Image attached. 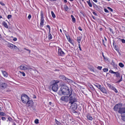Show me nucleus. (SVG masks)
Masks as SVG:
<instances>
[{"label":"nucleus","instance_id":"7ed1b4c3","mask_svg":"<svg viewBox=\"0 0 125 125\" xmlns=\"http://www.w3.org/2000/svg\"><path fill=\"white\" fill-rule=\"evenodd\" d=\"M69 103H70L71 104H72L77 101V100L74 95L72 94H69Z\"/></svg>","mask_w":125,"mask_h":125},{"label":"nucleus","instance_id":"8fccbe9b","mask_svg":"<svg viewBox=\"0 0 125 125\" xmlns=\"http://www.w3.org/2000/svg\"><path fill=\"white\" fill-rule=\"evenodd\" d=\"M78 29L79 30L81 31H82V30L80 27H79L78 28Z\"/></svg>","mask_w":125,"mask_h":125},{"label":"nucleus","instance_id":"f704fd0d","mask_svg":"<svg viewBox=\"0 0 125 125\" xmlns=\"http://www.w3.org/2000/svg\"><path fill=\"white\" fill-rule=\"evenodd\" d=\"M34 122L36 124H37L39 123V120L38 119H35Z\"/></svg>","mask_w":125,"mask_h":125},{"label":"nucleus","instance_id":"39448f33","mask_svg":"<svg viewBox=\"0 0 125 125\" xmlns=\"http://www.w3.org/2000/svg\"><path fill=\"white\" fill-rule=\"evenodd\" d=\"M5 44L7 47L10 48L11 49H13V50L19 49L17 46L7 42H6Z\"/></svg>","mask_w":125,"mask_h":125},{"label":"nucleus","instance_id":"9b49d317","mask_svg":"<svg viewBox=\"0 0 125 125\" xmlns=\"http://www.w3.org/2000/svg\"><path fill=\"white\" fill-rule=\"evenodd\" d=\"M44 22V19L43 15H41V19L40 20V27H42L43 25V24Z\"/></svg>","mask_w":125,"mask_h":125},{"label":"nucleus","instance_id":"4468645a","mask_svg":"<svg viewBox=\"0 0 125 125\" xmlns=\"http://www.w3.org/2000/svg\"><path fill=\"white\" fill-rule=\"evenodd\" d=\"M104 94H107V90L104 87H102L99 89Z\"/></svg>","mask_w":125,"mask_h":125},{"label":"nucleus","instance_id":"58836bf2","mask_svg":"<svg viewBox=\"0 0 125 125\" xmlns=\"http://www.w3.org/2000/svg\"><path fill=\"white\" fill-rule=\"evenodd\" d=\"M0 3L1 4V5L2 6H5V4L2 1H0Z\"/></svg>","mask_w":125,"mask_h":125},{"label":"nucleus","instance_id":"603ef678","mask_svg":"<svg viewBox=\"0 0 125 125\" xmlns=\"http://www.w3.org/2000/svg\"><path fill=\"white\" fill-rule=\"evenodd\" d=\"M114 48L116 51H117L118 50V49L117 48L116 46L114 47Z\"/></svg>","mask_w":125,"mask_h":125},{"label":"nucleus","instance_id":"412c9836","mask_svg":"<svg viewBox=\"0 0 125 125\" xmlns=\"http://www.w3.org/2000/svg\"><path fill=\"white\" fill-rule=\"evenodd\" d=\"M59 77L60 79H62L63 80H65L66 78L64 75H61L59 76Z\"/></svg>","mask_w":125,"mask_h":125},{"label":"nucleus","instance_id":"6e6552de","mask_svg":"<svg viewBox=\"0 0 125 125\" xmlns=\"http://www.w3.org/2000/svg\"><path fill=\"white\" fill-rule=\"evenodd\" d=\"M122 106V104H116L115 106L114 109L115 111H117L118 110H119L121 108Z\"/></svg>","mask_w":125,"mask_h":125},{"label":"nucleus","instance_id":"b1692460","mask_svg":"<svg viewBox=\"0 0 125 125\" xmlns=\"http://www.w3.org/2000/svg\"><path fill=\"white\" fill-rule=\"evenodd\" d=\"M48 39L49 40H50L52 38V36L51 33H48Z\"/></svg>","mask_w":125,"mask_h":125},{"label":"nucleus","instance_id":"052dcab7","mask_svg":"<svg viewBox=\"0 0 125 125\" xmlns=\"http://www.w3.org/2000/svg\"><path fill=\"white\" fill-rule=\"evenodd\" d=\"M64 0V2L65 3H66L67 2V1L66 0Z\"/></svg>","mask_w":125,"mask_h":125},{"label":"nucleus","instance_id":"a19ab883","mask_svg":"<svg viewBox=\"0 0 125 125\" xmlns=\"http://www.w3.org/2000/svg\"><path fill=\"white\" fill-rule=\"evenodd\" d=\"M1 119L3 121H5L6 119V118L4 117H2Z\"/></svg>","mask_w":125,"mask_h":125},{"label":"nucleus","instance_id":"cd10ccee","mask_svg":"<svg viewBox=\"0 0 125 125\" xmlns=\"http://www.w3.org/2000/svg\"><path fill=\"white\" fill-rule=\"evenodd\" d=\"M6 115L5 113L2 112H0V115L2 116H4Z\"/></svg>","mask_w":125,"mask_h":125},{"label":"nucleus","instance_id":"72a5a7b5","mask_svg":"<svg viewBox=\"0 0 125 125\" xmlns=\"http://www.w3.org/2000/svg\"><path fill=\"white\" fill-rule=\"evenodd\" d=\"M103 71L104 72H107L108 71V69L107 68H104L103 69Z\"/></svg>","mask_w":125,"mask_h":125},{"label":"nucleus","instance_id":"a18cd8bd","mask_svg":"<svg viewBox=\"0 0 125 125\" xmlns=\"http://www.w3.org/2000/svg\"><path fill=\"white\" fill-rule=\"evenodd\" d=\"M11 16H12L11 15H9L7 16V18L8 19H9L11 17Z\"/></svg>","mask_w":125,"mask_h":125},{"label":"nucleus","instance_id":"864d4df0","mask_svg":"<svg viewBox=\"0 0 125 125\" xmlns=\"http://www.w3.org/2000/svg\"><path fill=\"white\" fill-rule=\"evenodd\" d=\"M46 27L48 28L49 29H50V27L49 25H48L46 26Z\"/></svg>","mask_w":125,"mask_h":125},{"label":"nucleus","instance_id":"bb28decb","mask_svg":"<svg viewBox=\"0 0 125 125\" xmlns=\"http://www.w3.org/2000/svg\"><path fill=\"white\" fill-rule=\"evenodd\" d=\"M119 66L121 68L123 67L124 66V65L122 62H120L119 63Z\"/></svg>","mask_w":125,"mask_h":125},{"label":"nucleus","instance_id":"423d86ee","mask_svg":"<svg viewBox=\"0 0 125 125\" xmlns=\"http://www.w3.org/2000/svg\"><path fill=\"white\" fill-rule=\"evenodd\" d=\"M19 68L22 70H27L32 69L31 67L25 65H22L19 66Z\"/></svg>","mask_w":125,"mask_h":125},{"label":"nucleus","instance_id":"0e129e2a","mask_svg":"<svg viewBox=\"0 0 125 125\" xmlns=\"http://www.w3.org/2000/svg\"><path fill=\"white\" fill-rule=\"evenodd\" d=\"M60 31L61 32V33H62V30L61 29H60Z\"/></svg>","mask_w":125,"mask_h":125},{"label":"nucleus","instance_id":"ea45409f","mask_svg":"<svg viewBox=\"0 0 125 125\" xmlns=\"http://www.w3.org/2000/svg\"><path fill=\"white\" fill-rule=\"evenodd\" d=\"M104 11L105 12L107 13H109V12L106 9L104 8Z\"/></svg>","mask_w":125,"mask_h":125},{"label":"nucleus","instance_id":"2eb2a0df","mask_svg":"<svg viewBox=\"0 0 125 125\" xmlns=\"http://www.w3.org/2000/svg\"><path fill=\"white\" fill-rule=\"evenodd\" d=\"M1 72L4 77H6L8 76V74L6 71H1Z\"/></svg>","mask_w":125,"mask_h":125},{"label":"nucleus","instance_id":"6e6d98bb","mask_svg":"<svg viewBox=\"0 0 125 125\" xmlns=\"http://www.w3.org/2000/svg\"><path fill=\"white\" fill-rule=\"evenodd\" d=\"M10 89H8L7 90V92H10Z\"/></svg>","mask_w":125,"mask_h":125},{"label":"nucleus","instance_id":"c756f323","mask_svg":"<svg viewBox=\"0 0 125 125\" xmlns=\"http://www.w3.org/2000/svg\"><path fill=\"white\" fill-rule=\"evenodd\" d=\"M87 3L88 5H89V6L90 7H92V4L91 3V2H90V1H87Z\"/></svg>","mask_w":125,"mask_h":125},{"label":"nucleus","instance_id":"e433bc0d","mask_svg":"<svg viewBox=\"0 0 125 125\" xmlns=\"http://www.w3.org/2000/svg\"><path fill=\"white\" fill-rule=\"evenodd\" d=\"M19 72L21 73V74H22V75L23 76H25V73L24 72H21V71H19Z\"/></svg>","mask_w":125,"mask_h":125},{"label":"nucleus","instance_id":"49530a36","mask_svg":"<svg viewBox=\"0 0 125 125\" xmlns=\"http://www.w3.org/2000/svg\"><path fill=\"white\" fill-rule=\"evenodd\" d=\"M78 45L79 46V49L81 51L82 50L81 47L80 46V44H78Z\"/></svg>","mask_w":125,"mask_h":125},{"label":"nucleus","instance_id":"0eeeda50","mask_svg":"<svg viewBox=\"0 0 125 125\" xmlns=\"http://www.w3.org/2000/svg\"><path fill=\"white\" fill-rule=\"evenodd\" d=\"M8 86V85L6 83L4 82H1L0 83V88L2 90H4Z\"/></svg>","mask_w":125,"mask_h":125},{"label":"nucleus","instance_id":"ddd939ff","mask_svg":"<svg viewBox=\"0 0 125 125\" xmlns=\"http://www.w3.org/2000/svg\"><path fill=\"white\" fill-rule=\"evenodd\" d=\"M119 113L121 114V115L122 114L124 115L125 114V108H121L118 111Z\"/></svg>","mask_w":125,"mask_h":125},{"label":"nucleus","instance_id":"9d476101","mask_svg":"<svg viewBox=\"0 0 125 125\" xmlns=\"http://www.w3.org/2000/svg\"><path fill=\"white\" fill-rule=\"evenodd\" d=\"M58 54L59 55L62 56H64L65 54L62 50L59 48L58 49Z\"/></svg>","mask_w":125,"mask_h":125},{"label":"nucleus","instance_id":"4be33fe9","mask_svg":"<svg viewBox=\"0 0 125 125\" xmlns=\"http://www.w3.org/2000/svg\"><path fill=\"white\" fill-rule=\"evenodd\" d=\"M71 17L72 19V21L73 23H75L76 21V19L73 15H71Z\"/></svg>","mask_w":125,"mask_h":125},{"label":"nucleus","instance_id":"de8ad7c7","mask_svg":"<svg viewBox=\"0 0 125 125\" xmlns=\"http://www.w3.org/2000/svg\"><path fill=\"white\" fill-rule=\"evenodd\" d=\"M122 42L123 43H125V40L124 39H121Z\"/></svg>","mask_w":125,"mask_h":125},{"label":"nucleus","instance_id":"c85d7f7f","mask_svg":"<svg viewBox=\"0 0 125 125\" xmlns=\"http://www.w3.org/2000/svg\"><path fill=\"white\" fill-rule=\"evenodd\" d=\"M51 13L52 17L54 18L55 17V16L53 12V11H51Z\"/></svg>","mask_w":125,"mask_h":125},{"label":"nucleus","instance_id":"79ce46f5","mask_svg":"<svg viewBox=\"0 0 125 125\" xmlns=\"http://www.w3.org/2000/svg\"><path fill=\"white\" fill-rule=\"evenodd\" d=\"M107 8L109 10H110L111 11H113V9L111 8H110V7H107Z\"/></svg>","mask_w":125,"mask_h":125},{"label":"nucleus","instance_id":"7c9ffc66","mask_svg":"<svg viewBox=\"0 0 125 125\" xmlns=\"http://www.w3.org/2000/svg\"><path fill=\"white\" fill-rule=\"evenodd\" d=\"M112 90L114 91L116 93H117L118 92L117 90L114 87L112 89Z\"/></svg>","mask_w":125,"mask_h":125},{"label":"nucleus","instance_id":"e2e57ef3","mask_svg":"<svg viewBox=\"0 0 125 125\" xmlns=\"http://www.w3.org/2000/svg\"><path fill=\"white\" fill-rule=\"evenodd\" d=\"M55 122L56 123H57V122L58 123H59V122H58L56 119L55 120Z\"/></svg>","mask_w":125,"mask_h":125},{"label":"nucleus","instance_id":"680f3d73","mask_svg":"<svg viewBox=\"0 0 125 125\" xmlns=\"http://www.w3.org/2000/svg\"><path fill=\"white\" fill-rule=\"evenodd\" d=\"M26 49V50H27L29 51V52H30V51L28 49Z\"/></svg>","mask_w":125,"mask_h":125},{"label":"nucleus","instance_id":"3c124183","mask_svg":"<svg viewBox=\"0 0 125 125\" xmlns=\"http://www.w3.org/2000/svg\"><path fill=\"white\" fill-rule=\"evenodd\" d=\"M13 40L14 41H15L17 40V38H15L13 39Z\"/></svg>","mask_w":125,"mask_h":125},{"label":"nucleus","instance_id":"5701e85b","mask_svg":"<svg viewBox=\"0 0 125 125\" xmlns=\"http://www.w3.org/2000/svg\"><path fill=\"white\" fill-rule=\"evenodd\" d=\"M3 25L6 28H8V27L7 25V23L6 22H3Z\"/></svg>","mask_w":125,"mask_h":125},{"label":"nucleus","instance_id":"09e8293b","mask_svg":"<svg viewBox=\"0 0 125 125\" xmlns=\"http://www.w3.org/2000/svg\"><path fill=\"white\" fill-rule=\"evenodd\" d=\"M31 17V15L30 14H29L28 16V18L29 19V20H30Z\"/></svg>","mask_w":125,"mask_h":125},{"label":"nucleus","instance_id":"f03ea898","mask_svg":"<svg viewBox=\"0 0 125 125\" xmlns=\"http://www.w3.org/2000/svg\"><path fill=\"white\" fill-rule=\"evenodd\" d=\"M59 81L57 80H54L52 81V89L54 92H56L58 89V85L57 83H59Z\"/></svg>","mask_w":125,"mask_h":125},{"label":"nucleus","instance_id":"338daca9","mask_svg":"<svg viewBox=\"0 0 125 125\" xmlns=\"http://www.w3.org/2000/svg\"><path fill=\"white\" fill-rule=\"evenodd\" d=\"M52 104L51 102H50L49 103V104L50 105H51V104Z\"/></svg>","mask_w":125,"mask_h":125},{"label":"nucleus","instance_id":"f8f14e48","mask_svg":"<svg viewBox=\"0 0 125 125\" xmlns=\"http://www.w3.org/2000/svg\"><path fill=\"white\" fill-rule=\"evenodd\" d=\"M116 73H115L116 75V77H121L120 79L118 81L117 83H119L120 82L122 81V76L121 75V76H120V74L118 72H116Z\"/></svg>","mask_w":125,"mask_h":125},{"label":"nucleus","instance_id":"dca6fc26","mask_svg":"<svg viewBox=\"0 0 125 125\" xmlns=\"http://www.w3.org/2000/svg\"><path fill=\"white\" fill-rule=\"evenodd\" d=\"M86 117L89 120L92 121L93 119V118L92 116L89 114L87 115Z\"/></svg>","mask_w":125,"mask_h":125},{"label":"nucleus","instance_id":"bf43d9fd","mask_svg":"<svg viewBox=\"0 0 125 125\" xmlns=\"http://www.w3.org/2000/svg\"><path fill=\"white\" fill-rule=\"evenodd\" d=\"M49 29V32H48V33H50L51 28L50 29Z\"/></svg>","mask_w":125,"mask_h":125},{"label":"nucleus","instance_id":"2f4dec72","mask_svg":"<svg viewBox=\"0 0 125 125\" xmlns=\"http://www.w3.org/2000/svg\"><path fill=\"white\" fill-rule=\"evenodd\" d=\"M109 72L111 73L115 74L116 73V72H114L112 70L109 71Z\"/></svg>","mask_w":125,"mask_h":125},{"label":"nucleus","instance_id":"37998d69","mask_svg":"<svg viewBox=\"0 0 125 125\" xmlns=\"http://www.w3.org/2000/svg\"><path fill=\"white\" fill-rule=\"evenodd\" d=\"M8 121H11L12 120V119L10 117H8Z\"/></svg>","mask_w":125,"mask_h":125},{"label":"nucleus","instance_id":"13d9d810","mask_svg":"<svg viewBox=\"0 0 125 125\" xmlns=\"http://www.w3.org/2000/svg\"><path fill=\"white\" fill-rule=\"evenodd\" d=\"M93 0L95 2H97V0Z\"/></svg>","mask_w":125,"mask_h":125},{"label":"nucleus","instance_id":"f257e3e1","mask_svg":"<svg viewBox=\"0 0 125 125\" xmlns=\"http://www.w3.org/2000/svg\"><path fill=\"white\" fill-rule=\"evenodd\" d=\"M72 91L70 90L68 87L66 85L62 86L59 91L60 94L64 95H68L70 94H72Z\"/></svg>","mask_w":125,"mask_h":125},{"label":"nucleus","instance_id":"1a4fd4ad","mask_svg":"<svg viewBox=\"0 0 125 125\" xmlns=\"http://www.w3.org/2000/svg\"><path fill=\"white\" fill-rule=\"evenodd\" d=\"M69 96H62L61 98V100L65 102H68L69 100Z\"/></svg>","mask_w":125,"mask_h":125},{"label":"nucleus","instance_id":"774afa93","mask_svg":"<svg viewBox=\"0 0 125 125\" xmlns=\"http://www.w3.org/2000/svg\"><path fill=\"white\" fill-rule=\"evenodd\" d=\"M75 105L76 106V108L77 107V106L76 104L75 103H74Z\"/></svg>","mask_w":125,"mask_h":125},{"label":"nucleus","instance_id":"aec40b11","mask_svg":"<svg viewBox=\"0 0 125 125\" xmlns=\"http://www.w3.org/2000/svg\"><path fill=\"white\" fill-rule=\"evenodd\" d=\"M65 81H66L69 83H72L73 82L72 80L67 78H66L65 80Z\"/></svg>","mask_w":125,"mask_h":125},{"label":"nucleus","instance_id":"4c0bfd02","mask_svg":"<svg viewBox=\"0 0 125 125\" xmlns=\"http://www.w3.org/2000/svg\"><path fill=\"white\" fill-rule=\"evenodd\" d=\"M102 66H98L97 67V69L98 70H101L102 69Z\"/></svg>","mask_w":125,"mask_h":125},{"label":"nucleus","instance_id":"393cba45","mask_svg":"<svg viewBox=\"0 0 125 125\" xmlns=\"http://www.w3.org/2000/svg\"><path fill=\"white\" fill-rule=\"evenodd\" d=\"M94 86L97 87V88H98L99 89H100V88L101 87V85L99 84H94Z\"/></svg>","mask_w":125,"mask_h":125},{"label":"nucleus","instance_id":"4d7b16f0","mask_svg":"<svg viewBox=\"0 0 125 125\" xmlns=\"http://www.w3.org/2000/svg\"><path fill=\"white\" fill-rule=\"evenodd\" d=\"M103 44L104 45V46H105V44H104V40H103Z\"/></svg>","mask_w":125,"mask_h":125},{"label":"nucleus","instance_id":"a878e982","mask_svg":"<svg viewBox=\"0 0 125 125\" xmlns=\"http://www.w3.org/2000/svg\"><path fill=\"white\" fill-rule=\"evenodd\" d=\"M122 119L124 121H125V114L124 115H121Z\"/></svg>","mask_w":125,"mask_h":125},{"label":"nucleus","instance_id":"c9c22d12","mask_svg":"<svg viewBox=\"0 0 125 125\" xmlns=\"http://www.w3.org/2000/svg\"><path fill=\"white\" fill-rule=\"evenodd\" d=\"M112 64L115 67H116L117 66V64L114 62H112Z\"/></svg>","mask_w":125,"mask_h":125},{"label":"nucleus","instance_id":"6ab92c4d","mask_svg":"<svg viewBox=\"0 0 125 125\" xmlns=\"http://www.w3.org/2000/svg\"><path fill=\"white\" fill-rule=\"evenodd\" d=\"M107 85L108 87L112 90L114 87V86H113L112 84L108 83H107Z\"/></svg>","mask_w":125,"mask_h":125},{"label":"nucleus","instance_id":"20e7f679","mask_svg":"<svg viewBox=\"0 0 125 125\" xmlns=\"http://www.w3.org/2000/svg\"><path fill=\"white\" fill-rule=\"evenodd\" d=\"M29 98L25 94H22L21 96V100L22 102L24 104H26L27 101Z\"/></svg>","mask_w":125,"mask_h":125},{"label":"nucleus","instance_id":"69168bd1","mask_svg":"<svg viewBox=\"0 0 125 125\" xmlns=\"http://www.w3.org/2000/svg\"><path fill=\"white\" fill-rule=\"evenodd\" d=\"M2 18V17L0 15V19Z\"/></svg>","mask_w":125,"mask_h":125},{"label":"nucleus","instance_id":"5fc2aeb1","mask_svg":"<svg viewBox=\"0 0 125 125\" xmlns=\"http://www.w3.org/2000/svg\"><path fill=\"white\" fill-rule=\"evenodd\" d=\"M102 56H103V58H104V59L105 60V57L104 55V54L103 53H102Z\"/></svg>","mask_w":125,"mask_h":125},{"label":"nucleus","instance_id":"f3484780","mask_svg":"<svg viewBox=\"0 0 125 125\" xmlns=\"http://www.w3.org/2000/svg\"><path fill=\"white\" fill-rule=\"evenodd\" d=\"M33 101L31 100H30V98H29L28 100L27 101L26 103L28 104H33Z\"/></svg>","mask_w":125,"mask_h":125},{"label":"nucleus","instance_id":"a211bd4d","mask_svg":"<svg viewBox=\"0 0 125 125\" xmlns=\"http://www.w3.org/2000/svg\"><path fill=\"white\" fill-rule=\"evenodd\" d=\"M82 38V36H80L77 38V41L78 42V44H80V43Z\"/></svg>","mask_w":125,"mask_h":125},{"label":"nucleus","instance_id":"c03bdc74","mask_svg":"<svg viewBox=\"0 0 125 125\" xmlns=\"http://www.w3.org/2000/svg\"><path fill=\"white\" fill-rule=\"evenodd\" d=\"M93 13L94 14V15H95V16H98V15L97 14V13L95 12H94V11H93Z\"/></svg>","mask_w":125,"mask_h":125},{"label":"nucleus","instance_id":"473e14b6","mask_svg":"<svg viewBox=\"0 0 125 125\" xmlns=\"http://www.w3.org/2000/svg\"><path fill=\"white\" fill-rule=\"evenodd\" d=\"M64 8L65 10L66 11H67L68 9V7L67 5H65L64 7Z\"/></svg>","mask_w":125,"mask_h":125}]
</instances>
